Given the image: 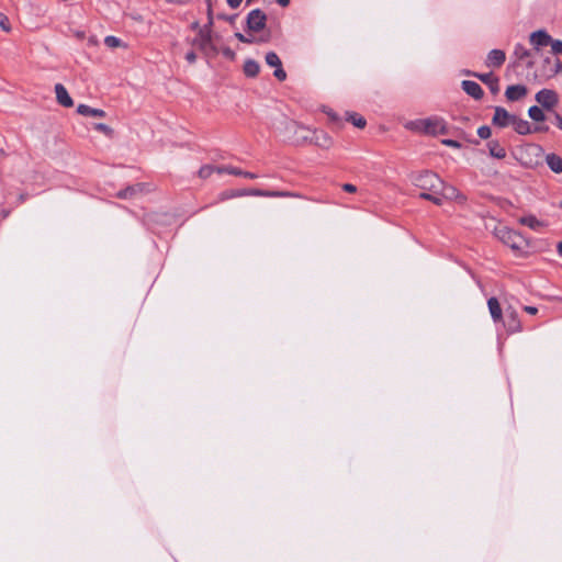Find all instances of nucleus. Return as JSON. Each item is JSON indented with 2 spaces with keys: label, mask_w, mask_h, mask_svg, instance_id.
Masks as SVG:
<instances>
[{
  "label": "nucleus",
  "mask_w": 562,
  "mask_h": 562,
  "mask_svg": "<svg viewBox=\"0 0 562 562\" xmlns=\"http://www.w3.org/2000/svg\"><path fill=\"white\" fill-rule=\"evenodd\" d=\"M528 115L535 122H543L546 120L543 111L537 105H532L529 108Z\"/></svg>",
  "instance_id": "c85d7f7f"
},
{
  "label": "nucleus",
  "mask_w": 562,
  "mask_h": 562,
  "mask_svg": "<svg viewBox=\"0 0 562 562\" xmlns=\"http://www.w3.org/2000/svg\"><path fill=\"white\" fill-rule=\"evenodd\" d=\"M504 326L507 331L510 334L518 333L521 330V324L518 318V314L514 310H508L506 312V321H504Z\"/></svg>",
  "instance_id": "4468645a"
},
{
  "label": "nucleus",
  "mask_w": 562,
  "mask_h": 562,
  "mask_svg": "<svg viewBox=\"0 0 562 562\" xmlns=\"http://www.w3.org/2000/svg\"><path fill=\"white\" fill-rule=\"evenodd\" d=\"M347 120L358 128H363L367 124L366 119L357 113H348Z\"/></svg>",
  "instance_id": "c756f323"
},
{
  "label": "nucleus",
  "mask_w": 562,
  "mask_h": 562,
  "mask_svg": "<svg viewBox=\"0 0 562 562\" xmlns=\"http://www.w3.org/2000/svg\"><path fill=\"white\" fill-rule=\"evenodd\" d=\"M531 52L527 49L522 44H516L514 49V56L517 60H525L531 57Z\"/></svg>",
  "instance_id": "bb28decb"
},
{
  "label": "nucleus",
  "mask_w": 562,
  "mask_h": 562,
  "mask_svg": "<svg viewBox=\"0 0 562 562\" xmlns=\"http://www.w3.org/2000/svg\"><path fill=\"white\" fill-rule=\"evenodd\" d=\"M524 310L530 315H535L538 312V308L535 306H525Z\"/></svg>",
  "instance_id": "de8ad7c7"
},
{
  "label": "nucleus",
  "mask_w": 562,
  "mask_h": 562,
  "mask_svg": "<svg viewBox=\"0 0 562 562\" xmlns=\"http://www.w3.org/2000/svg\"><path fill=\"white\" fill-rule=\"evenodd\" d=\"M467 75L473 76L485 83L493 94H497L499 92V79L493 75V72L488 74H479V72H470Z\"/></svg>",
  "instance_id": "1a4fd4ad"
},
{
  "label": "nucleus",
  "mask_w": 562,
  "mask_h": 562,
  "mask_svg": "<svg viewBox=\"0 0 562 562\" xmlns=\"http://www.w3.org/2000/svg\"><path fill=\"white\" fill-rule=\"evenodd\" d=\"M488 311L495 323L503 322V311L496 297H490L487 301Z\"/></svg>",
  "instance_id": "6ab92c4d"
},
{
  "label": "nucleus",
  "mask_w": 562,
  "mask_h": 562,
  "mask_svg": "<svg viewBox=\"0 0 562 562\" xmlns=\"http://www.w3.org/2000/svg\"><path fill=\"white\" fill-rule=\"evenodd\" d=\"M512 125L519 135H528L531 133L530 123L524 119L517 117L516 115L512 122Z\"/></svg>",
  "instance_id": "412c9836"
},
{
  "label": "nucleus",
  "mask_w": 562,
  "mask_h": 562,
  "mask_svg": "<svg viewBox=\"0 0 562 562\" xmlns=\"http://www.w3.org/2000/svg\"><path fill=\"white\" fill-rule=\"evenodd\" d=\"M438 194L439 193L422 192L419 194V198L424 199V200H428V201L432 202L436 205H441L442 204V199L440 196H438Z\"/></svg>",
  "instance_id": "473e14b6"
},
{
  "label": "nucleus",
  "mask_w": 562,
  "mask_h": 562,
  "mask_svg": "<svg viewBox=\"0 0 562 562\" xmlns=\"http://www.w3.org/2000/svg\"><path fill=\"white\" fill-rule=\"evenodd\" d=\"M551 45L552 53L555 55L562 54V41L560 40H552L549 43Z\"/></svg>",
  "instance_id": "e433bc0d"
},
{
  "label": "nucleus",
  "mask_w": 562,
  "mask_h": 562,
  "mask_svg": "<svg viewBox=\"0 0 562 562\" xmlns=\"http://www.w3.org/2000/svg\"><path fill=\"white\" fill-rule=\"evenodd\" d=\"M442 144L446 145V146H449V147H453V148H460L461 147V144L458 140H454V139H443Z\"/></svg>",
  "instance_id": "a19ab883"
},
{
  "label": "nucleus",
  "mask_w": 562,
  "mask_h": 562,
  "mask_svg": "<svg viewBox=\"0 0 562 562\" xmlns=\"http://www.w3.org/2000/svg\"><path fill=\"white\" fill-rule=\"evenodd\" d=\"M89 42H90L91 44H94V43H95V42L93 41V38H90V40H89Z\"/></svg>",
  "instance_id": "bf43d9fd"
},
{
  "label": "nucleus",
  "mask_w": 562,
  "mask_h": 562,
  "mask_svg": "<svg viewBox=\"0 0 562 562\" xmlns=\"http://www.w3.org/2000/svg\"><path fill=\"white\" fill-rule=\"evenodd\" d=\"M77 112L83 116L104 117L106 115L105 111L102 109H94L87 104H79L77 106Z\"/></svg>",
  "instance_id": "aec40b11"
},
{
  "label": "nucleus",
  "mask_w": 562,
  "mask_h": 562,
  "mask_svg": "<svg viewBox=\"0 0 562 562\" xmlns=\"http://www.w3.org/2000/svg\"><path fill=\"white\" fill-rule=\"evenodd\" d=\"M493 233L495 237L509 246L513 250H522L529 246L528 240L520 233L513 231L505 225H496Z\"/></svg>",
  "instance_id": "7ed1b4c3"
},
{
  "label": "nucleus",
  "mask_w": 562,
  "mask_h": 562,
  "mask_svg": "<svg viewBox=\"0 0 562 562\" xmlns=\"http://www.w3.org/2000/svg\"><path fill=\"white\" fill-rule=\"evenodd\" d=\"M462 89L465 91V93H468L469 95H471L475 100H480V99L483 98V94H484L483 89L475 81L463 80L462 81Z\"/></svg>",
  "instance_id": "a211bd4d"
},
{
  "label": "nucleus",
  "mask_w": 562,
  "mask_h": 562,
  "mask_svg": "<svg viewBox=\"0 0 562 562\" xmlns=\"http://www.w3.org/2000/svg\"><path fill=\"white\" fill-rule=\"evenodd\" d=\"M142 189H140V184H136V186H131V187H127L121 191H119L116 193L117 198L120 199H127V198H132L134 196L137 192H139Z\"/></svg>",
  "instance_id": "cd10ccee"
},
{
  "label": "nucleus",
  "mask_w": 562,
  "mask_h": 562,
  "mask_svg": "<svg viewBox=\"0 0 562 562\" xmlns=\"http://www.w3.org/2000/svg\"><path fill=\"white\" fill-rule=\"evenodd\" d=\"M104 44L109 47V48H116V47H120V46H124V44L122 43V41L116 37V36H112V35H109L104 38Z\"/></svg>",
  "instance_id": "c9c22d12"
},
{
  "label": "nucleus",
  "mask_w": 562,
  "mask_h": 562,
  "mask_svg": "<svg viewBox=\"0 0 562 562\" xmlns=\"http://www.w3.org/2000/svg\"><path fill=\"white\" fill-rule=\"evenodd\" d=\"M267 15L260 9L251 10L246 18V27L249 33H258L266 27Z\"/></svg>",
  "instance_id": "39448f33"
},
{
  "label": "nucleus",
  "mask_w": 562,
  "mask_h": 562,
  "mask_svg": "<svg viewBox=\"0 0 562 562\" xmlns=\"http://www.w3.org/2000/svg\"><path fill=\"white\" fill-rule=\"evenodd\" d=\"M228 169H233V167L232 166L215 167V172H217V173H228Z\"/></svg>",
  "instance_id": "c03bdc74"
},
{
  "label": "nucleus",
  "mask_w": 562,
  "mask_h": 562,
  "mask_svg": "<svg viewBox=\"0 0 562 562\" xmlns=\"http://www.w3.org/2000/svg\"><path fill=\"white\" fill-rule=\"evenodd\" d=\"M285 130L288 133L292 134L290 138L296 145H304L306 143L323 145L318 137V131H312L297 122L288 121L285 123Z\"/></svg>",
  "instance_id": "f03ea898"
},
{
  "label": "nucleus",
  "mask_w": 562,
  "mask_h": 562,
  "mask_svg": "<svg viewBox=\"0 0 562 562\" xmlns=\"http://www.w3.org/2000/svg\"><path fill=\"white\" fill-rule=\"evenodd\" d=\"M342 189H344L345 191L349 192V193H353V192H356V191H357L356 186H353V184H351V183H345V184L342 186Z\"/></svg>",
  "instance_id": "a18cd8bd"
},
{
  "label": "nucleus",
  "mask_w": 562,
  "mask_h": 562,
  "mask_svg": "<svg viewBox=\"0 0 562 562\" xmlns=\"http://www.w3.org/2000/svg\"><path fill=\"white\" fill-rule=\"evenodd\" d=\"M277 2H278L281 7H286V5H289L290 0H277Z\"/></svg>",
  "instance_id": "6e6d98bb"
},
{
  "label": "nucleus",
  "mask_w": 562,
  "mask_h": 562,
  "mask_svg": "<svg viewBox=\"0 0 562 562\" xmlns=\"http://www.w3.org/2000/svg\"><path fill=\"white\" fill-rule=\"evenodd\" d=\"M0 26L5 32H9L11 30L8 16L1 12H0Z\"/></svg>",
  "instance_id": "58836bf2"
},
{
  "label": "nucleus",
  "mask_w": 562,
  "mask_h": 562,
  "mask_svg": "<svg viewBox=\"0 0 562 562\" xmlns=\"http://www.w3.org/2000/svg\"><path fill=\"white\" fill-rule=\"evenodd\" d=\"M206 14H207V23L202 26V29H207L209 32H212V26L214 23L213 9H212V0H206Z\"/></svg>",
  "instance_id": "7c9ffc66"
},
{
  "label": "nucleus",
  "mask_w": 562,
  "mask_h": 562,
  "mask_svg": "<svg viewBox=\"0 0 562 562\" xmlns=\"http://www.w3.org/2000/svg\"><path fill=\"white\" fill-rule=\"evenodd\" d=\"M526 60H527V63H526V67H527L528 69H531V68L535 66V61L532 60V58H531V57H530V58H527Z\"/></svg>",
  "instance_id": "603ef678"
},
{
  "label": "nucleus",
  "mask_w": 562,
  "mask_h": 562,
  "mask_svg": "<svg viewBox=\"0 0 562 562\" xmlns=\"http://www.w3.org/2000/svg\"><path fill=\"white\" fill-rule=\"evenodd\" d=\"M224 55L227 56V57H233L234 56V53L231 48H225L223 50Z\"/></svg>",
  "instance_id": "5fc2aeb1"
},
{
  "label": "nucleus",
  "mask_w": 562,
  "mask_h": 562,
  "mask_svg": "<svg viewBox=\"0 0 562 562\" xmlns=\"http://www.w3.org/2000/svg\"><path fill=\"white\" fill-rule=\"evenodd\" d=\"M236 16H237L236 14H234V15L218 14L217 15L218 19L225 20V21L229 22L231 24H233L235 22Z\"/></svg>",
  "instance_id": "79ce46f5"
},
{
  "label": "nucleus",
  "mask_w": 562,
  "mask_h": 562,
  "mask_svg": "<svg viewBox=\"0 0 562 562\" xmlns=\"http://www.w3.org/2000/svg\"><path fill=\"white\" fill-rule=\"evenodd\" d=\"M248 195L266 196V198H299L300 195L290 191H274V190H261L250 189L247 191Z\"/></svg>",
  "instance_id": "9d476101"
},
{
  "label": "nucleus",
  "mask_w": 562,
  "mask_h": 562,
  "mask_svg": "<svg viewBox=\"0 0 562 562\" xmlns=\"http://www.w3.org/2000/svg\"><path fill=\"white\" fill-rule=\"evenodd\" d=\"M93 128L98 132L103 133L105 136L112 138L114 136V130L104 123L93 124Z\"/></svg>",
  "instance_id": "2f4dec72"
},
{
  "label": "nucleus",
  "mask_w": 562,
  "mask_h": 562,
  "mask_svg": "<svg viewBox=\"0 0 562 562\" xmlns=\"http://www.w3.org/2000/svg\"><path fill=\"white\" fill-rule=\"evenodd\" d=\"M506 60V54L502 49H492L486 57V66L499 68Z\"/></svg>",
  "instance_id": "dca6fc26"
},
{
  "label": "nucleus",
  "mask_w": 562,
  "mask_h": 562,
  "mask_svg": "<svg viewBox=\"0 0 562 562\" xmlns=\"http://www.w3.org/2000/svg\"><path fill=\"white\" fill-rule=\"evenodd\" d=\"M191 29L192 30H195L199 32V29H202V26H200V23L198 21H194L192 24H191Z\"/></svg>",
  "instance_id": "864d4df0"
},
{
  "label": "nucleus",
  "mask_w": 562,
  "mask_h": 562,
  "mask_svg": "<svg viewBox=\"0 0 562 562\" xmlns=\"http://www.w3.org/2000/svg\"><path fill=\"white\" fill-rule=\"evenodd\" d=\"M235 37L241 42V43H246V44H254V43H262V42H268L269 41V36H266V37H256L255 35L252 34H243V33H235Z\"/></svg>",
  "instance_id": "b1692460"
},
{
  "label": "nucleus",
  "mask_w": 562,
  "mask_h": 562,
  "mask_svg": "<svg viewBox=\"0 0 562 562\" xmlns=\"http://www.w3.org/2000/svg\"><path fill=\"white\" fill-rule=\"evenodd\" d=\"M318 137L321 143L323 144L321 145L322 147H328L331 144V139L326 133L318 132Z\"/></svg>",
  "instance_id": "ea45409f"
},
{
  "label": "nucleus",
  "mask_w": 562,
  "mask_h": 562,
  "mask_svg": "<svg viewBox=\"0 0 562 562\" xmlns=\"http://www.w3.org/2000/svg\"><path fill=\"white\" fill-rule=\"evenodd\" d=\"M555 121L559 128L562 130V116L560 114H555Z\"/></svg>",
  "instance_id": "3c124183"
},
{
  "label": "nucleus",
  "mask_w": 562,
  "mask_h": 562,
  "mask_svg": "<svg viewBox=\"0 0 562 562\" xmlns=\"http://www.w3.org/2000/svg\"><path fill=\"white\" fill-rule=\"evenodd\" d=\"M76 35H77L79 38H82V37H83V33H82V32H78V33H76Z\"/></svg>",
  "instance_id": "13d9d810"
},
{
  "label": "nucleus",
  "mask_w": 562,
  "mask_h": 562,
  "mask_svg": "<svg viewBox=\"0 0 562 562\" xmlns=\"http://www.w3.org/2000/svg\"><path fill=\"white\" fill-rule=\"evenodd\" d=\"M529 41L533 48L538 50L540 47L549 45L551 36L544 30H538L530 34Z\"/></svg>",
  "instance_id": "f8f14e48"
},
{
  "label": "nucleus",
  "mask_w": 562,
  "mask_h": 562,
  "mask_svg": "<svg viewBox=\"0 0 562 562\" xmlns=\"http://www.w3.org/2000/svg\"><path fill=\"white\" fill-rule=\"evenodd\" d=\"M490 155L497 159H503L506 157L505 148L497 142L491 140L487 143Z\"/></svg>",
  "instance_id": "5701e85b"
},
{
  "label": "nucleus",
  "mask_w": 562,
  "mask_h": 562,
  "mask_svg": "<svg viewBox=\"0 0 562 562\" xmlns=\"http://www.w3.org/2000/svg\"><path fill=\"white\" fill-rule=\"evenodd\" d=\"M515 115L509 114L508 111L502 106H496L492 123L498 127H506L512 124Z\"/></svg>",
  "instance_id": "9b49d317"
},
{
  "label": "nucleus",
  "mask_w": 562,
  "mask_h": 562,
  "mask_svg": "<svg viewBox=\"0 0 562 562\" xmlns=\"http://www.w3.org/2000/svg\"><path fill=\"white\" fill-rule=\"evenodd\" d=\"M439 193L446 199L457 200L461 203L465 202V196L453 186L446 184L442 181V186L439 188Z\"/></svg>",
  "instance_id": "ddd939ff"
},
{
  "label": "nucleus",
  "mask_w": 562,
  "mask_h": 562,
  "mask_svg": "<svg viewBox=\"0 0 562 562\" xmlns=\"http://www.w3.org/2000/svg\"><path fill=\"white\" fill-rule=\"evenodd\" d=\"M186 59L190 63V64H193L195 60H196V55L193 50H190L186 54Z\"/></svg>",
  "instance_id": "37998d69"
},
{
  "label": "nucleus",
  "mask_w": 562,
  "mask_h": 562,
  "mask_svg": "<svg viewBox=\"0 0 562 562\" xmlns=\"http://www.w3.org/2000/svg\"><path fill=\"white\" fill-rule=\"evenodd\" d=\"M192 44L203 52H207L209 49L214 53L216 52L212 44V32H209L207 29H199L198 36L193 40Z\"/></svg>",
  "instance_id": "6e6552de"
},
{
  "label": "nucleus",
  "mask_w": 562,
  "mask_h": 562,
  "mask_svg": "<svg viewBox=\"0 0 562 562\" xmlns=\"http://www.w3.org/2000/svg\"><path fill=\"white\" fill-rule=\"evenodd\" d=\"M536 101L548 111L554 109L559 103V95L552 89H542L535 95Z\"/></svg>",
  "instance_id": "423d86ee"
},
{
  "label": "nucleus",
  "mask_w": 562,
  "mask_h": 562,
  "mask_svg": "<svg viewBox=\"0 0 562 562\" xmlns=\"http://www.w3.org/2000/svg\"><path fill=\"white\" fill-rule=\"evenodd\" d=\"M528 93V89L524 85H513L508 86L505 91V97L508 101H518L526 97Z\"/></svg>",
  "instance_id": "2eb2a0df"
},
{
  "label": "nucleus",
  "mask_w": 562,
  "mask_h": 562,
  "mask_svg": "<svg viewBox=\"0 0 562 562\" xmlns=\"http://www.w3.org/2000/svg\"><path fill=\"white\" fill-rule=\"evenodd\" d=\"M407 127L412 131L425 133L432 136L446 135L448 133V126L446 121L439 116H431L427 119L412 121L407 124Z\"/></svg>",
  "instance_id": "f257e3e1"
},
{
  "label": "nucleus",
  "mask_w": 562,
  "mask_h": 562,
  "mask_svg": "<svg viewBox=\"0 0 562 562\" xmlns=\"http://www.w3.org/2000/svg\"><path fill=\"white\" fill-rule=\"evenodd\" d=\"M558 252L562 256V240L558 245Z\"/></svg>",
  "instance_id": "4d7b16f0"
},
{
  "label": "nucleus",
  "mask_w": 562,
  "mask_h": 562,
  "mask_svg": "<svg viewBox=\"0 0 562 562\" xmlns=\"http://www.w3.org/2000/svg\"><path fill=\"white\" fill-rule=\"evenodd\" d=\"M265 60H266V64L268 66L276 68L274 72H273V76L279 81H284L286 79V72L282 68L281 59H280V57L274 52L267 53L266 57H265Z\"/></svg>",
  "instance_id": "0eeeda50"
},
{
  "label": "nucleus",
  "mask_w": 562,
  "mask_h": 562,
  "mask_svg": "<svg viewBox=\"0 0 562 562\" xmlns=\"http://www.w3.org/2000/svg\"><path fill=\"white\" fill-rule=\"evenodd\" d=\"M546 162L554 173H562V158L559 155L553 153L548 154L546 156Z\"/></svg>",
  "instance_id": "4be33fe9"
},
{
  "label": "nucleus",
  "mask_w": 562,
  "mask_h": 562,
  "mask_svg": "<svg viewBox=\"0 0 562 562\" xmlns=\"http://www.w3.org/2000/svg\"><path fill=\"white\" fill-rule=\"evenodd\" d=\"M228 173L229 175H233V176H240V177H245V178H248V179H256L258 178V176L254 172H249V171H244L239 168H236V167H233V169H228Z\"/></svg>",
  "instance_id": "72a5a7b5"
},
{
  "label": "nucleus",
  "mask_w": 562,
  "mask_h": 562,
  "mask_svg": "<svg viewBox=\"0 0 562 562\" xmlns=\"http://www.w3.org/2000/svg\"><path fill=\"white\" fill-rule=\"evenodd\" d=\"M213 172H215V166L204 165L200 168L198 175L201 179H207Z\"/></svg>",
  "instance_id": "f704fd0d"
},
{
  "label": "nucleus",
  "mask_w": 562,
  "mask_h": 562,
  "mask_svg": "<svg viewBox=\"0 0 562 562\" xmlns=\"http://www.w3.org/2000/svg\"><path fill=\"white\" fill-rule=\"evenodd\" d=\"M491 128L487 126V125H483L481 127L477 128V135L482 138V139H487L491 137Z\"/></svg>",
  "instance_id": "4c0bfd02"
},
{
  "label": "nucleus",
  "mask_w": 562,
  "mask_h": 562,
  "mask_svg": "<svg viewBox=\"0 0 562 562\" xmlns=\"http://www.w3.org/2000/svg\"><path fill=\"white\" fill-rule=\"evenodd\" d=\"M247 191H248V190H240V191H236L235 193H232V194H229L228 196H243V195H248V194H247Z\"/></svg>",
  "instance_id": "09e8293b"
},
{
  "label": "nucleus",
  "mask_w": 562,
  "mask_h": 562,
  "mask_svg": "<svg viewBox=\"0 0 562 562\" xmlns=\"http://www.w3.org/2000/svg\"><path fill=\"white\" fill-rule=\"evenodd\" d=\"M521 225H526L533 231H539L543 227V223L533 215L522 216L519 218Z\"/></svg>",
  "instance_id": "a878e982"
},
{
  "label": "nucleus",
  "mask_w": 562,
  "mask_h": 562,
  "mask_svg": "<svg viewBox=\"0 0 562 562\" xmlns=\"http://www.w3.org/2000/svg\"><path fill=\"white\" fill-rule=\"evenodd\" d=\"M560 72H562V63L558 59L555 63L554 74H560Z\"/></svg>",
  "instance_id": "8fccbe9b"
},
{
  "label": "nucleus",
  "mask_w": 562,
  "mask_h": 562,
  "mask_svg": "<svg viewBox=\"0 0 562 562\" xmlns=\"http://www.w3.org/2000/svg\"><path fill=\"white\" fill-rule=\"evenodd\" d=\"M227 1V4L232 8V9H236L240 5L241 1L243 0H226Z\"/></svg>",
  "instance_id": "49530a36"
},
{
  "label": "nucleus",
  "mask_w": 562,
  "mask_h": 562,
  "mask_svg": "<svg viewBox=\"0 0 562 562\" xmlns=\"http://www.w3.org/2000/svg\"><path fill=\"white\" fill-rule=\"evenodd\" d=\"M260 65L254 59H247L244 64V72L247 77L254 78L258 76Z\"/></svg>",
  "instance_id": "393cba45"
},
{
  "label": "nucleus",
  "mask_w": 562,
  "mask_h": 562,
  "mask_svg": "<svg viewBox=\"0 0 562 562\" xmlns=\"http://www.w3.org/2000/svg\"><path fill=\"white\" fill-rule=\"evenodd\" d=\"M55 93H56V100L57 102L65 106V108H71L74 105V101L71 97L69 95L67 89L61 83L55 85Z\"/></svg>",
  "instance_id": "f3484780"
},
{
  "label": "nucleus",
  "mask_w": 562,
  "mask_h": 562,
  "mask_svg": "<svg viewBox=\"0 0 562 562\" xmlns=\"http://www.w3.org/2000/svg\"><path fill=\"white\" fill-rule=\"evenodd\" d=\"M412 182L423 192L439 193V188L442 186V180L432 171L424 170L412 176Z\"/></svg>",
  "instance_id": "20e7f679"
}]
</instances>
